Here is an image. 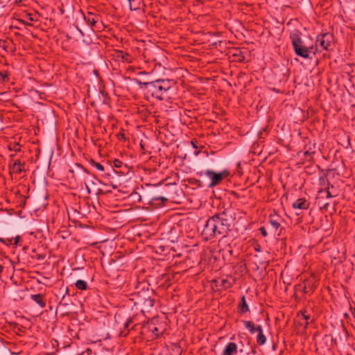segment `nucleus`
<instances>
[{
    "mask_svg": "<svg viewBox=\"0 0 355 355\" xmlns=\"http://www.w3.org/2000/svg\"><path fill=\"white\" fill-rule=\"evenodd\" d=\"M230 211L225 209L210 217L206 222L202 235L207 241L216 236L225 235L230 230L232 223Z\"/></svg>",
    "mask_w": 355,
    "mask_h": 355,
    "instance_id": "f257e3e1",
    "label": "nucleus"
},
{
    "mask_svg": "<svg viewBox=\"0 0 355 355\" xmlns=\"http://www.w3.org/2000/svg\"><path fill=\"white\" fill-rule=\"evenodd\" d=\"M141 89L146 90V94L163 101L168 98V92L171 89L173 83L170 80L157 79L151 82H141L137 80Z\"/></svg>",
    "mask_w": 355,
    "mask_h": 355,
    "instance_id": "f03ea898",
    "label": "nucleus"
},
{
    "mask_svg": "<svg viewBox=\"0 0 355 355\" xmlns=\"http://www.w3.org/2000/svg\"><path fill=\"white\" fill-rule=\"evenodd\" d=\"M290 38L293 46L295 53L304 58H309V55L312 52L313 47L306 46L302 40L301 33L298 31H295L291 33Z\"/></svg>",
    "mask_w": 355,
    "mask_h": 355,
    "instance_id": "7ed1b4c3",
    "label": "nucleus"
},
{
    "mask_svg": "<svg viewBox=\"0 0 355 355\" xmlns=\"http://www.w3.org/2000/svg\"><path fill=\"white\" fill-rule=\"evenodd\" d=\"M153 294L147 291L138 292L135 297V304L138 306L142 313H148L155 304V299L152 297Z\"/></svg>",
    "mask_w": 355,
    "mask_h": 355,
    "instance_id": "20e7f679",
    "label": "nucleus"
},
{
    "mask_svg": "<svg viewBox=\"0 0 355 355\" xmlns=\"http://www.w3.org/2000/svg\"><path fill=\"white\" fill-rule=\"evenodd\" d=\"M200 176L205 175L211 180V182L208 185L209 188L216 187L220 184L223 180L227 178L230 173L227 170H224L220 173H216L212 170H206L205 171H201L198 173Z\"/></svg>",
    "mask_w": 355,
    "mask_h": 355,
    "instance_id": "39448f33",
    "label": "nucleus"
},
{
    "mask_svg": "<svg viewBox=\"0 0 355 355\" xmlns=\"http://www.w3.org/2000/svg\"><path fill=\"white\" fill-rule=\"evenodd\" d=\"M334 35L329 33H325L317 37L315 44L324 50L329 51L333 49L334 46Z\"/></svg>",
    "mask_w": 355,
    "mask_h": 355,
    "instance_id": "423d86ee",
    "label": "nucleus"
},
{
    "mask_svg": "<svg viewBox=\"0 0 355 355\" xmlns=\"http://www.w3.org/2000/svg\"><path fill=\"white\" fill-rule=\"evenodd\" d=\"M25 165V163L21 162L20 160L17 159L15 160L12 164H9V169L10 171V173H15L16 174H20L24 171V166Z\"/></svg>",
    "mask_w": 355,
    "mask_h": 355,
    "instance_id": "0eeeda50",
    "label": "nucleus"
},
{
    "mask_svg": "<svg viewBox=\"0 0 355 355\" xmlns=\"http://www.w3.org/2000/svg\"><path fill=\"white\" fill-rule=\"evenodd\" d=\"M237 352V345L235 343L230 342L226 345L221 355H236Z\"/></svg>",
    "mask_w": 355,
    "mask_h": 355,
    "instance_id": "6e6552de",
    "label": "nucleus"
},
{
    "mask_svg": "<svg viewBox=\"0 0 355 355\" xmlns=\"http://www.w3.org/2000/svg\"><path fill=\"white\" fill-rule=\"evenodd\" d=\"M250 311V308L247 304L245 295H242L240 302L238 304V312L240 314H245Z\"/></svg>",
    "mask_w": 355,
    "mask_h": 355,
    "instance_id": "1a4fd4ad",
    "label": "nucleus"
},
{
    "mask_svg": "<svg viewBox=\"0 0 355 355\" xmlns=\"http://www.w3.org/2000/svg\"><path fill=\"white\" fill-rule=\"evenodd\" d=\"M295 209H307L309 207V202L305 198H299L293 204Z\"/></svg>",
    "mask_w": 355,
    "mask_h": 355,
    "instance_id": "9d476101",
    "label": "nucleus"
},
{
    "mask_svg": "<svg viewBox=\"0 0 355 355\" xmlns=\"http://www.w3.org/2000/svg\"><path fill=\"white\" fill-rule=\"evenodd\" d=\"M31 298L41 308L46 306V301L42 294L31 295Z\"/></svg>",
    "mask_w": 355,
    "mask_h": 355,
    "instance_id": "9b49d317",
    "label": "nucleus"
},
{
    "mask_svg": "<svg viewBox=\"0 0 355 355\" xmlns=\"http://www.w3.org/2000/svg\"><path fill=\"white\" fill-rule=\"evenodd\" d=\"M142 0H128L130 9L131 10H137L140 8V4Z\"/></svg>",
    "mask_w": 355,
    "mask_h": 355,
    "instance_id": "f8f14e48",
    "label": "nucleus"
},
{
    "mask_svg": "<svg viewBox=\"0 0 355 355\" xmlns=\"http://www.w3.org/2000/svg\"><path fill=\"white\" fill-rule=\"evenodd\" d=\"M245 329H247L250 334H254L256 331V327L252 321H243V322Z\"/></svg>",
    "mask_w": 355,
    "mask_h": 355,
    "instance_id": "ddd939ff",
    "label": "nucleus"
},
{
    "mask_svg": "<svg viewBox=\"0 0 355 355\" xmlns=\"http://www.w3.org/2000/svg\"><path fill=\"white\" fill-rule=\"evenodd\" d=\"M75 285L78 289L81 290V291H85V290H87V283L84 280H81V279L77 280Z\"/></svg>",
    "mask_w": 355,
    "mask_h": 355,
    "instance_id": "4468645a",
    "label": "nucleus"
},
{
    "mask_svg": "<svg viewBox=\"0 0 355 355\" xmlns=\"http://www.w3.org/2000/svg\"><path fill=\"white\" fill-rule=\"evenodd\" d=\"M269 223H270V225L273 227V229L275 230H277L280 226V223L273 216H270Z\"/></svg>",
    "mask_w": 355,
    "mask_h": 355,
    "instance_id": "2eb2a0df",
    "label": "nucleus"
},
{
    "mask_svg": "<svg viewBox=\"0 0 355 355\" xmlns=\"http://www.w3.org/2000/svg\"><path fill=\"white\" fill-rule=\"evenodd\" d=\"M117 57L118 58H121L123 61L125 62H130V55L128 53H125L123 51H119L117 52Z\"/></svg>",
    "mask_w": 355,
    "mask_h": 355,
    "instance_id": "dca6fc26",
    "label": "nucleus"
},
{
    "mask_svg": "<svg viewBox=\"0 0 355 355\" xmlns=\"http://www.w3.org/2000/svg\"><path fill=\"white\" fill-rule=\"evenodd\" d=\"M85 19L91 26H94L97 21V17L90 13L87 17H85Z\"/></svg>",
    "mask_w": 355,
    "mask_h": 355,
    "instance_id": "f3484780",
    "label": "nucleus"
},
{
    "mask_svg": "<svg viewBox=\"0 0 355 355\" xmlns=\"http://www.w3.org/2000/svg\"><path fill=\"white\" fill-rule=\"evenodd\" d=\"M266 337L264 336L263 333L258 334L257 337V343L260 345H263L266 343Z\"/></svg>",
    "mask_w": 355,
    "mask_h": 355,
    "instance_id": "a211bd4d",
    "label": "nucleus"
},
{
    "mask_svg": "<svg viewBox=\"0 0 355 355\" xmlns=\"http://www.w3.org/2000/svg\"><path fill=\"white\" fill-rule=\"evenodd\" d=\"M8 80V72L6 71H0V83H4Z\"/></svg>",
    "mask_w": 355,
    "mask_h": 355,
    "instance_id": "6ab92c4d",
    "label": "nucleus"
},
{
    "mask_svg": "<svg viewBox=\"0 0 355 355\" xmlns=\"http://www.w3.org/2000/svg\"><path fill=\"white\" fill-rule=\"evenodd\" d=\"M325 191V189H321L318 191V196ZM326 193H327V198H333L334 196H333L330 191H329V186L326 189Z\"/></svg>",
    "mask_w": 355,
    "mask_h": 355,
    "instance_id": "aec40b11",
    "label": "nucleus"
},
{
    "mask_svg": "<svg viewBox=\"0 0 355 355\" xmlns=\"http://www.w3.org/2000/svg\"><path fill=\"white\" fill-rule=\"evenodd\" d=\"M222 286L225 288H229L232 286V284L231 282H230L227 279H223L222 280Z\"/></svg>",
    "mask_w": 355,
    "mask_h": 355,
    "instance_id": "412c9836",
    "label": "nucleus"
},
{
    "mask_svg": "<svg viewBox=\"0 0 355 355\" xmlns=\"http://www.w3.org/2000/svg\"><path fill=\"white\" fill-rule=\"evenodd\" d=\"M94 166L98 169L100 171H104V166L101 164L100 163H98V162H94Z\"/></svg>",
    "mask_w": 355,
    "mask_h": 355,
    "instance_id": "4be33fe9",
    "label": "nucleus"
},
{
    "mask_svg": "<svg viewBox=\"0 0 355 355\" xmlns=\"http://www.w3.org/2000/svg\"><path fill=\"white\" fill-rule=\"evenodd\" d=\"M131 324H132V319H128V320L124 324V327L125 329H128Z\"/></svg>",
    "mask_w": 355,
    "mask_h": 355,
    "instance_id": "5701e85b",
    "label": "nucleus"
},
{
    "mask_svg": "<svg viewBox=\"0 0 355 355\" xmlns=\"http://www.w3.org/2000/svg\"><path fill=\"white\" fill-rule=\"evenodd\" d=\"M10 150H13L15 152L20 151V146L19 145V144H16L13 146L12 148H10Z\"/></svg>",
    "mask_w": 355,
    "mask_h": 355,
    "instance_id": "b1692460",
    "label": "nucleus"
},
{
    "mask_svg": "<svg viewBox=\"0 0 355 355\" xmlns=\"http://www.w3.org/2000/svg\"><path fill=\"white\" fill-rule=\"evenodd\" d=\"M259 231L261 232V234H262V236H267V232H266V230L265 229L264 227H261L259 228Z\"/></svg>",
    "mask_w": 355,
    "mask_h": 355,
    "instance_id": "393cba45",
    "label": "nucleus"
},
{
    "mask_svg": "<svg viewBox=\"0 0 355 355\" xmlns=\"http://www.w3.org/2000/svg\"><path fill=\"white\" fill-rule=\"evenodd\" d=\"M153 200H160L162 202H165L167 199L164 197H155L152 198Z\"/></svg>",
    "mask_w": 355,
    "mask_h": 355,
    "instance_id": "a878e982",
    "label": "nucleus"
},
{
    "mask_svg": "<svg viewBox=\"0 0 355 355\" xmlns=\"http://www.w3.org/2000/svg\"><path fill=\"white\" fill-rule=\"evenodd\" d=\"M256 331H257L258 334H263L262 327L261 325H257L256 327Z\"/></svg>",
    "mask_w": 355,
    "mask_h": 355,
    "instance_id": "bb28decb",
    "label": "nucleus"
},
{
    "mask_svg": "<svg viewBox=\"0 0 355 355\" xmlns=\"http://www.w3.org/2000/svg\"><path fill=\"white\" fill-rule=\"evenodd\" d=\"M114 164L116 167H120L121 166V162L118 159H115Z\"/></svg>",
    "mask_w": 355,
    "mask_h": 355,
    "instance_id": "cd10ccee",
    "label": "nucleus"
},
{
    "mask_svg": "<svg viewBox=\"0 0 355 355\" xmlns=\"http://www.w3.org/2000/svg\"><path fill=\"white\" fill-rule=\"evenodd\" d=\"M350 310L352 311V315L354 316V318H355V308H352V307H350Z\"/></svg>",
    "mask_w": 355,
    "mask_h": 355,
    "instance_id": "c85d7f7f",
    "label": "nucleus"
},
{
    "mask_svg": "<svg viewBox=\"0 0 355 355\" xmlns=\"http://www.w3.org/2000/svg\"><path fill=\"white\" fill-rule=\"evenodd\" d=\"M19 239H20V237H19V236H17V237L15 238V243H14L15 245H17V243H18V242H19Z\"/></svg>",
    "mask_w": 355,
    "mask_h": 355,
    "instance_id": "c756f323",
    "label": "nucleus"
},
{
    "mask_svg": "<svg viewBox=\"0 0 355 355\" xmlns=\"http://www.w3.org/2000/svg\"><path fill=\"white\" fill-rule=\"evenodd\" d=\"M322 206H323V208H324V209H327V207L329 206V203H328V202H327V203H324Z\"/></svg>",
    "mask_w": 355,
    "mask_h": 355,
    "instance_id": "7c9ffc66",
    "label": "nucleus"
},
{
    "mask_svg": "<svg viewBox=\"0 0 355 355\" xmlns=\"http://www.w3.org/2000/svg\"><path fill=\"white\" fill-rule=\"evenodd\" d=\"M247 355H257V354H256V352L252 351L251 354L250 353H248Z\"/></svg>",
    "mask_w": 355,
    "mask_h": 355,
    "instance_id": "2f4dec72",
    "label": "nucleus"
},
{
    "mask_svg": "<svg viewBox=\"0 0 355 355\" xmlns=\"http://www.w3.org/2000/svg\"><path fill=\"white\" fill-rule=\"evenodd\" d=\"M343 316H344V318H349V314H348V313H344Z\"/></svg>",
    "mask_w": 355,
    "mask_h": 355,
    "instance_id": "473e14b6",
    "label": "nucleus"
},
{
    "mask_svg": "<svg viewBox=\"0 0 355 355\" xmlns=\"http://www.w3.org/2000/svg\"><path fill=\"white\" fill-rule=\"evenodd\" d=\"M304 318L306 320H308L310 318L309 315H304Z\"/></svg>",
    "mask_w": 355,
    "mask_h": 355,
    "instance_id": "72a5a7b5",
    "label": "nucleus"
},
{
    "mask_svg": "<svg viewBox=\"0 0 355 355\" xmlns=\"http://www.w3.org/2000/svg\"><path fill=\"white\" fill-rule=\"evenodd\" d=\"M86 188H87V190L88 191V193H90L91 191H90V189L89 188V187L86 184Z\"/></svg>",
    "mask_w": 355,
    "mask_h": 355,
    "instance_id": "f704fd0d",
    "label": "nucleus"
},
{
    "mask_svg": "<svg viewBox=\"0 0 355 355\" xmlns=\"http://www.w3.org/2000/svg\"><path fill=\"white\" fill-rule=\"evenodd\" d=\"M329 186V189L334 187V186L332 184H330L329 182H328V187Z\"/></svg>",
    "mask_w": 355,
    "mask_h": 355,
    "instance_id": "c9c22d12",
    "label": "nucleus"
},
{
    "mask_svg": "<svg viewBox=\"0 0 355 355\" xmlns=\"http://www.w3.org/2000/svg\"><path fill=\"white\" fill-rule=\"evenodd\" d=\"M140 146H141V148L142 149H144V144H143L141 142V144H140Z\"/></svg>",
    "mask_w": 355,
    "mask_h": 355,
    "instance_id": "e433bc0d",
    "label": "nucleus"
},
{
    "mask_svg": "<svg viewBox=\"0 0 355 355\" xmlns=\"http://www.w3.org/2000/svg\"><path fill=\"white\" fill-rule=\"evenodd\" d=\"M304 154H305L306 155H311V153H309V151H306V152L304 153Z\"/></svg>",
    "mask_w": 355,
    "mask_h": 355,
    "instance_id": "4c0bfd02",
    "label": "nucleus"
},
{
    "mask_svg": "<svg viewBox=\"0 0 355 355\" xmlns=\"http://www.w3.org/2000/svg\"><path fill=\"white\" fill-rule=\"evenodd\" d=\"M2 270H3V266L0 264V273L1 272Z\"/></svg>",
    "mask_w": 355,
    "mask_h": 355,
    "instance_id": "58836bf2",
    "label": "nucleus"
},
{
    "mask_svg": "<svg viewBox=\"0 0 355 355\" xmlns=\"http://www.w3.org/2000/svg\"><path fill=\"white\" fill-rule=\"evenodd\" d=\"M191 143H192V144H193L194 148H197V146H196V144H194V143L193 141Z\"/></svg>",
    "mask_w": 355,
    "mask_h": 355,
    "instance_id": "ea45409f",
    "label": "nucleus"
},
{
    "mask_svg": "<svg viewBox=\"0 0 355 355\" xmlns=\"http://www.w3.org/2000/svg\"><path fill=\"white\" fill-rule=\"evenodd\" d=\"M6 47H7V46H6L5 44H3V48L5 50H6Z\"/></svg>",
    "mask_w": 355,
    "mask_h": 355,
    "instance_id": "a19ab883",
    "label": "nucleus"
},
{
    "mask_svg": "<svg viewBox=\"0 0 355 355\" xmlns=\"http://www.w3.org/2000/svg\"><path fill=\"white\" fill-rule=\"evenodd\" d=\"M10 261L11 262L12 265H14V262L11 260H10Z\"/></svg>",
    "mask_w": 355,
    "mask_h": 355,
    "instance_id": "79ce46f5",
    "label": "nucleus"
}]
</instances>
